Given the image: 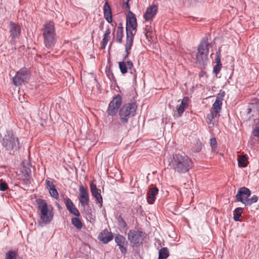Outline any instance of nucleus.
<instances>
[{
    "instance_id": "nucleus-43",
    "label": "nucleus",
    "mask_w": 259,
    "mask_h": 259,
    "mask_svg": "<svg viewBox=\"0 0 259 259\" xmlns=\"http://www.w3.org/2000/svg\"><path fill=\"white\" fill-rule=\"evenodd\" d=\"M222 68V64H216V65L213 67V72L216 74H218Z\"/></svg>"
},
{
    "instance_id": "nucleus-4",
    "label": "nucleus",
    "mask_w": 259,
    "mask_h": 259,
    "mask_svg": "<svg viewBox=\"0 0 259 259\" xmlns=\"http://www.w3.org/2000/svg\"><path fill=\"white\" fill-rule=\"evenodd\" d=\"M137 109V104L134 102L124 105L119 112V115L121 122L127 123L129 118L135 116Z\"/></svg>"
},
{
    "instance_id": "nucleus-10",
    "label": "nucleus",
    "mask_w": 259,
    "mask_h": 259,
    "mask_svg": "<svg viewBox=\"0 0 259 259\" xmlns=\"http://www.w3.org/2000/svg\"><path fill=\"white\" fill-rule=\"evenodd\" d=\"M30 78V74L26 69L22 68L18 71L13 78V82L16 86H19L27 81Z\"/></svg>"
},
{
    "instance_id": "nucleus-25",
    "label": "nucleus",
    "mask_w": 259,
    "mask_h": 259,
    "mask_svg": "<svg viewBox=\"0 0 259 259\" xmlns=\"http://www.w3.org/2000/svg\"><path fill=\"white\" fill-rule=\"evenodd\" d=\"M222 105V100L219 97H217L214 103L212 105L211 111L218 114V116H219V114L221 111Z\"/></svg>"
},
{
    "instance_id": "nucleus-39",
    "label": "nucleus",
    "mask_w": 259,
    "mask_h": 259,
    "mask_svg": "<svg viewBox=\"0 0 259 259\" xmlns=\"http://www.w3.org/2000/svg\"><path fill=\"white\" fill-rule=\"evenodd\" d=\"M210 146L211 147L212 150L215 151L217 149V142L215 138H211L210 139Z\"/></svg>"
},
{
    "instance_id": "nucleus-32",
    "label": "nucleus",
    "mask_w": 259,
    "mask_h": 259,
    "mask_svg": "<svg viewBox=\"0 0 259 259\" xmlns=\"http://www.w3.org/2000/svg\"><path fill=\"white\" fill-rule=\"evenodd\" d=\"M72 224L74 225L78 229H81L82 227V224L80 220V219L78 218H73L71 219Z\"/></svg>"
},
{
    "instance_id": "nucleus-24",
    "label": "nucleus",
    "mask_w": 259,
    "mask_h": 259,
    "mask_svg": "<svg viewBox=\"0 0 259 259\" xmlns=\"http://www.w3.org/2000/svg\"><path fill=\"white\" fill-rule=\"evenodd\" d=\"M133 66V63L132 61H127L126 62L122 61L119 63V67L122 74L126 73L127 71V69H131Z\"/></svg>"
},
{
    "instance_id": "nucleus-15",
    "label": "nucleus",
    "mask_w": 259,
    "mask_h": 259,
    "mask_svg": "<svg viewBox=\"0 0 259 259\" xmlns=\"http://www.w3.org/2000/svg\"><path fill=\"white\" fill-rule=\"evenodd\" d=\"M113 237L111 232L108 231L107 229H105L99 235L98 239L103 243H107L113 239Z\"/></svg>"
},
{
    "instance_id": "nucleus-44",
    "label": "nucleus",
    "mask_w": 259,
    "mask_h": 259,
    "mask_svg": "<svg viewBox=\"0 0 259 259\" xmlns=\"http://www.w3.org/2000/svg\"><path fill=\"white\" fill-rule=\"evenodd\" d=\"M253 134L255 137H259V126L257 125H255V127L253 131Z\"/></svg>"
},
{
    "instance_id": "nucleus-35",
    "label": "nucleus",
    "mask_w": 259,
    "mask_h": 259,
    "mask_svg": "<svg viewBox=\"0 0 259 259\" xmlns=\"http://www.w3.org/2000/svg\"><path fill=\"white\" fill-rule=\"evenodd\" d=\"M258 201V197L256 195H253L251 198H248L247 201H246L245 206H250L252 203H255Z\"/></svg>"
},
{
    "instance_id": "nucleus-29",
    "label": "nucleus",
    "mask_w": 259,
    "mask_h": 259,
    "mask_svg": "<svg viewBox=\"0 0 259 259\" xmlns=\"http://www.w3.org/2000/svg\"><path fill=\"white\" fill-rule=\"evenodd\" d=\"M243 212V209L241 207H237L235 208L234 211L233 219L235 221H239L240 217Z\"/></svg>"
},
{
    "instance_id": "nucleus-26",
    "label": "nucleus",
    "mask_w": 259,
    "mask_h": 259,
    "mask_svg": "<svg viewBox=\"0 0 259 259\" xmlns=\"http://www.w3.org/2000/svg\"><path fill=\"white\" fill-rule=\"evenodd\" d=\"M110 33H111V30L109 28L106 29L103 38L102 40V48L104 49L105 48L107 44H108L109 40L110 39Z\"/></svg>"
},
{
    "instance_id": "nucleus-11",
    "label": "nucleus",
    "mask_w": 259,
    "mask_h": 259,
    "mask_svg": "<svg viewBox=\"0 0 259 259\" xmlns=\"http://www.w3.org/2000/svg\"><path fill=\"white\" fill-rule=\"evenodd\" d=\"M78 199L82 206L85 207L89 205L90 196L88 189L87 187H84L83 185L79 186Z\"/></svg>"
},
{
    "instance_id": "nucleus-3",
    "label": "nucleus",
    "mask_w": 259,
    "mask_h": 259,
    "mask_svg": "<svg viewBox=\"0 0 259 259\" xmlns=\"http://www.w3.org/2000/svg\"><path fill=\"white\" fill-rule=\"evenodd\" d=\"M36 203L38 208L40 211V219L45 224H49L53 218V208L51 205H48L46 201L42 199H37Z\"/></svg>"
},
{
    "instance_id": "nucleus-49",
    "label": "nucleus",
    "mask_w": 259,
    "mask_h": 259,
    "mask_svg": "<svg viewBox=\"0 0 259 259\" xmlns=\"http://www.w3.org/2000/svg\"><path fill=\"white\" fill-rule=\"evenodd\" d=\"M29 177L28 176H26V177ZM26 179L28 180V178H26Z\"/></svg>"
},
{
    "instance_id": "nucleus-31",
    "label": "nucleus",
    "mask_w": 259,
    "mask_h": 259,
    "mask_svg": "<svg viewBox=\"0 0 259 259\" xmlns=\"http://www.w3.org/2000/svg\"><path fill=\"white\" fill-rule=\"evenodd\" d=\"M160 258L166 259L169 256V252L166 247H162L159 250V255Z\"/></svg>"
},
{
    "instance_id": "nucleus-1",
    "label": "nucleus",
    "mask_w": 259,
    "mask_h": 259,
    "mask_svg": "<svg viewBox=\"0 0 259 259\" xmlns=\"http://www.w3.org/2000/svg\"><path fill=\"white\" fill-rule=\"evenodd\" d=\"M192 160L186 155H173L169 163L170 167L175 172L184 174L188 172L193 167Z\"/></svg>"
},
{
    "instance_id": "nucleus-23",
    "label": "nucleus",
    "mask_w": 259,
    "mask_h": 259,
    "mask_svg": "<svg viewBox=\"0 0 259 259\" xmlns=\"http://www.w3.org/2000/svg\"><path fill=\"white\" fill-rule=\"evenodd\" d=\"M189 104V98L187 97H184L182 100L181 104L178 107L177 110L178 116H182L185 110L188 108Z\"/></svg>"
},
{
    "instance_id": "nucleus-8",
    "label": "nucleus",
    "mask_w": 259,
    "mask_h": 259,
    "mask_svg": "<svg viewBox=\"0 0 259 259\" xmlns=\"http://www.w3.org/2000/svg\"><path fill=\"white\" fill-rule=\"evenodd\" d=\"M145 237L143 232L136 230H131L127 234V238L133 246H138L141 244Z\"/></svg>"
},
{
    "instance_id": "nucleus-34",
    "label": "nucleus",
    "mask_w": 259,
    "mask_h": 259,
    "mask_svg": "<svg viewBox=\"0 0 259 259\" xmlns=\"http://www.w3.org/2000/svg\"><path fill=\"white\" fill-rule=\"evenodd\" d=\"M126 38L134 39V36L137 32V28L136 29H132V28H126Z\"/></svg>"
},
{
    "instance_id": "nucleus-37",
    "label": "nucleus",
    "mask_w": 259,
    "mask_h": 259,
    "mask_svg": "<svg viewBox=\"0 0 259 259\" xmlns=\"http://www.w3.org/2000/svg\"><path fill=\"white\" fill-rule=\"evenodd\" d=\"M118 223L120 227L123 228H126L127 227V224L123 219V218L121 217V215H119L117 218Z\"/></svg>"
},
{
    "instance_id": "nucleus-12",
    "label": "nucleus",
    "mask_w": 259,
    "mask_h": 259,
    "mask_svg": "<svg viewBox=\"0 0 259 259\" xmlns=\"http://www.w3.org/2000/svg\"><path fill=\"white\" fill-rule=\"evenodd\" d=\"M250 195L251 191L248 188L244 187H241L238 190L235 196L236 201L242 202L245 205V202L248 200Z\"/></svg>"
},
{
    "instance_id": "nucleus-18",
    "label": "nucleus",
    "mask_w": 259,
    "mask_h": 259,
    "mask_svg": "<svg viewBox=\"0 0 259 259\" xmlns=\"http://www.w3.org/2000/svg\"><path fill=\"white\" fill-rule=\"evenodd\" d=\"M47 188L49 190V193L52 197L57 199L59 198V193L55 188V186L52 182L48 180H46Z\"/></svg>"
},
{
    "instance_id": "nucleus-2",
    "label": "nucleus",
    "mask_w": 259,
    "mask_h": 259,
    "mask_svg": "<svg viewBox=\"0 0 259 259\" xmlns=\"http://www.w3.org/2000/svg\"><path fill=\"white\" fill-rule=\"evenodd\" d=\"M44 42L48 48L53 47L56 42V28L55 24L52 21H49L44 24L42 29Z\"/></svg>"
},
{
    "instance_id": "nucleus-36",
    "label": "nucleus",
    "mask_w": 259,
    "mask_h": 259,
    "mask_svg": "<svg viewBox=\"0 0 259 259\" xmlns=\"http://www.w3.org/2000/svg\"><path fill=\"white\" fill-rule=\"evenodd\" d=\"M122 37H123L122 29L121 28H120L119 27H118L117 32H116L117 40L120 43L122 41Z\"/></svg>"
},
{
    "instance_id": "nucleus-47",
    "label": "nucleus",
    "mask_w": 259,
    "mask_h": 259,
    "mask_svg": "<svg viewBox=\"0 0 259 259\" xmlns=\"http://www.w3.org/2000/svg\"><path fill=\"white\" fill-rule=\"evenodd\" d=\"M256 125H257V126H259V121L257 122V123Z\"/></svg>"
},
{
    "instance_id": "nucleus-38",
    "label": "nucleus",
    "mask_w": 259,
    "mask_h": 259,
    "mask_svg": "<svg viewBox=\"0 0 259 259\" xmlns=\"http://www.w3.org/2000/svg\"><path fill=\"white\" fill-rule=\"evenodd\" d=\"M218 115V114L214 113L212 111H211V113L209 114L207 116V119L208 120L207 123L210 124L212 121V119H213L214 117H217Z\"/></svg>"
},
{
    "instance_id": "nucleus-7",
    "label": "nucleus",
    "mask_w": 259,
    "mask_h": 259,
    "mask_svg": "<svg viewBox=\"0 0 259 259\" xmlns=\"http://www.w3.org/2000/svg\"><path fill=\"white\" fill-rule=\"evenodd\" d=\"M246 118L248 119L255 120L259 117V99H253L249 103L245 110Z\"/></svg>"
},
{
    "instance_id": "nucleus-21",
    "label": "nucleus",
    "mask_w": 259,
    "mask_h": 259,
    "mask_svg": "<svg viewBox=\"0 0 259 259\" xmlns=\"http://www.w3.org/2000/svg\"><path fill=\"white\" fill-rule=\"evenodd\" d=\"M104 16L105 19L109 23H111L112 21V12L111 7L108 4V2H106L103 7Z\"/></svg>"
},
{
    "instance_id": "nucleus-14",
    "label": "nucleus",
    "mask_w": 259,
    "mask_h": 259,
    "mask_svg": "<svg viewBox=\"0 0 259 259\" xmlns=\"http://www.w3.org/2000/svg\"><path fill=\"white\" fill-rule=\"evenodd\" d=\"M137 27V19L135 15L131 11H129L126 17V27L136 29Z\"/></svg>"
},
{
    "instance_id": "nucleus-20",
    "label": "nucleus",
    "mask_w": 259,
    "mask_h": 259,
    "mask_svg": "<svg viewBox=\"0 0 259 259\" xmlns=\"http://www.w3.org/2000/svg\"><path fill=\"white\" fill-rule=\"evenodd\" d=\"M90 188L92 195L99 203L101 204L103 202V199L100 194V190L98 189L96 185L93 183L90 184Z\"/></svg>"
},
{
    "instance_id": "nucleus-41",
    "label": "nucleus",
    "mask_w": 259,
    "mask_h": 259,
    "mask_svg": "<svg viewBox=\"0 0 259 259\" xmlns=\"http://www.w3.org/2000/svg\"><path fill=\"white\" fill-rule=\"evenodd\" d=\"M221 48H219L218 51L217 52V57L215 59L216 64H222L221 62Z\"/></svg>"
},
{
    "instance_id": "nucleus-9",
    "label": "nucleus",
    "mask_w": 259,
    "mask_h": 259,
    "mask_svg": "<svg viewBox=\"0 0 259 259\" xmlns=\"http://www.w3.org/2000/svg\"><path fill=\"white\" fill-rule=\"evenodd\" d=\"M122 103V98L120 95H117L110 101L107 112L109 115L114 116L117 112L118 108Z\"/></svg>"
},
{
    "instance_id": "nucleus-19",
    "label": "nucleus",
    "mask_w": 259,
    "mask_h": 259,
    "mask_svg": "<svg viewBox=\"0 0 259 259\" xmlns=\"http://www.w3.org/2000/svg\"><path fill=\"white\" fill-rule=\"evenodd\" d=\"M158 189L156 187L151 188L147 193V200L149 204H152L155 200V196L158 194Z\"/></svg>"
},
{
    "instance_id": "nucleus-13",
    "label": "nucleus",
    "mask_w": 259,
    "mask_h": 259,
    "mask_svg": "<svg viewBox=\"0 0 259 259\" xmlns=\"http://www.w3.org/2000/svg\"><path fill=\"white\" fill-rule=\"evenodd\" d=\"M115 241L119 246L121 252L123 254H125L126 252V247L127 245L125 238L121 235L118 234L115 238Z\"/></svg>"
},
{
    "instance_id": "nucleus-17",
    "label": "nucleus",
    "mask_w": 259,
    "mask_h": 259,
    "mask_svg": "<svg viewBox=\"0 0 259 259\" xmlns=\"http://www.w3.org/2000/svg\"><path fill=\"white\" fill-rule=\"evenodd\" d=\"M65 204L67 209L70 212V213L77 217H79L80 215V213L78 210L75 207L73 203L70 198H67L65 199Z\"/></svg>"
},
{
    "instance_id": "nucleus-22",
    "label": "nucleus",
    "mask_w": 259,
    "mask_h": 259,
    "mask_svg": "<svg viewBox=\"0 0 259 259\" xmlns=\"http://www.w3.org/2000/svg\"><path fill=\"white\" fill-rule=\"evenodd\" d=\"M10 31L12 38H15L20 35L21 33V28L19 25L11 22Z\"/></svg>"
},
{
    "instance_id": "nucleus-27",
    "label": "nucleus",
    "mask_w": 259,
    "mask_h": 259,
    "mask_svg": "<svg viewBox=\"0 0 259 259\" xmlns=\"http://www.w3.org/2000/svg\"><path fill=\"white\" fill-rule=\"evenodd\" d=\"M238 163L239 167H245L247 166L248 161L246 155H238Z\"/></svg>"
},
{
    "instance_id": "nucleus-42",
    "label": "nucleus",
    "mask_w": 259,
    "mask_h": 259,
    "mask_svg": "<svg viewBox=\"0 0 259 259\" xmlns=\"http://www.w3.org/2000/svg\"><path fill=\"white\" fill-rule=\"evenodd\" d=\"M201 149H202V143L198 141L196 143V144L195 147H194V151L195 152H199L200 151Z\"/></svg>"
},
{
    "instance_id": "nucleus-45",
    "label": "nucleus",
    "mask_w": 259,
    "mask_h": 259,
    "mask_svg": "<svg viewBox=\"0 0 259 259\" xmlns=\"http://www.w3.org/2000/svg\"><path fill=\"white\" fill-rule=\"evenodd\" d=\"M128 2H129V0H123V4H124L125 5L126 8L128 10H129L130 8V5L128 4Z\"/></svg>"
},
{
    "instance_id": "nucleus-48",
    "label": "nucleus",
    "mask_w": 259,
    "mask_h": 259,
    "mask_svg": "<svg viewBox=\"0 0 259 259\" xmlns=\"http://www.w3.org/2000/svg\"><path fill=\"white\" fill-rule=\"evenodd\" d=\"M158 259H163L162 258H160L159 256H158Z\"/></svg>"
},
{
    "instance_id": "nucleus-30",
    "label": "nucleus",
    "mask_w": 259,
    "mask_h": 259,
    "mask_svg": "<svg viewBox=\"0 0 259 259\" xmlns=\"http://www.w3.org/2000/svg\"><path fill=\"white\" fill-rule=\"evenodd\" d=\"M18 254L17 251L9 250L8 251L5 256V259H17Z\"/></svg>"
},
{
    "instance_id": "nucleus-6",
    "label": "nucleus",
    "mask_w": 259,
    "mask_h": 259,
    "mask_svg": "<svg viewBox=\"0 0 259 259\" xmlns=\"http://www.w3.org/2000/svg\"><path fill=\"white\" fill-rule=\"evenodd\" d=\"M209 43L207 39L203 40L198 48V52L196 55V63L200 65L204 64L207 59L209 52Z\"/></svg>"
},
{
    "instance_id": "nucleus-28",
    "label": "nucleus",
    "mask_w": 259,
    "mask_h": 259,
    "mask_svg": "<svg viewBox=\"0 0 259 259\" xmlns=\"http://www.w3.org/2000/svg\"><path fill=\"white\" fill-rule=\"evenodd\" d=\"M134 39L126 38V44H125V51L126 52V55L125 57H126L130 54V51L131 50L133 44Z\"/></svg>"
},
{
    "instance_id": "nucleus-16",
    "label": "nucleus",
    "mask_w": 259,
    "mask_h": 259,
    "mask_svg": "<svg viewBox=\"0 0 259 259\" xmlns=\"http://www.w3.org/2000/svg\"><path fill=\"white\" fill-rule=\"evenodd\" d=\"M158 10V7L153 5L148 7L144 14V17L146 20L152 19L156 14Z\"/></svg>"
},
{
    "instance_id": "nucleus-33",
    "label": "nucleus",
    "mask_w": 259,
    "mask_h": 259,
    "mask_svg": "<svg viewBox=\"0 0 259 259\" xmlns=\"http://www.w3.org/2000/svg\"><path fill=\"white\" fill-rule=\"evenodd\" d=\"M152 27L151 26L146 25L145 28V35L147 39L152 38L153 37Z\"/></svg>"
},
{
    "instance_id": "nucleus-46",
    "label": "nucleus",
    "mask_w": 259,
    "mask_h": 259,
    "mask_svg": "<svg viewBox=\"0 0 259 259\" xmlns=\"http://www.w3.org/2000/svg\"><path fill=\"white\" fill-rule=\"evenodd\" d=\"M204 73L203 72H201V73H200L199 74V77H202L203 75H204Z\"/></svg>"
},
{
    "instance_id": "nucleus-40",
    "label": "nucleus",
    "mask_w": 259,
    "mask_h": 259,
    "mask_svg": "<svg viewBox=\"0 0 259 259\" xmlns=\"http://www.w3.org/2000/svg\"><path fill=\"white\" fill-rule=\"evenodd\" d=\"M0 181V190L2 191H5L8 189L9 187L7 183H6L5 182H4L2 179H1Z\"/></svg>"
},
{
    "instance_id": "nucleus-5",
    "label": "nucleus",
    "mask_w": 259,
    "mask_h": 259,
    "mask_svg": "<svg viewBox=\"0 0 259 259\" xmlns=\"http://www.w3.org/2000/svg\"><path fill=\"white\" fill-rule=\"evenodd\" d=\"M2 144L8 151H16L19 148L18 138L16 137L12 131L7 132V134L3 139Z\"/></svg>"
}]
</instances>
